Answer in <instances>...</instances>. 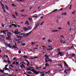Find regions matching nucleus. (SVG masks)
Instances as JSON below:
<instances>
[{
    "label": "nucleus",
    "mask_w": 76,
    "mask_h": 76,
    "mask_svg": "<svg viewBox=\"0 0 76 76\" xmlns=\"http://www.w3.org/2000/svg\"><path fill=\"white\" fill-rule=\"evenodd\" d=\"M23 30L25 31H29V30H31L32 29V27L31 26H28L27 28H26V27H23Z\"/></svg>",
    "instance_id": "f257e3e1"
},
{
    "label": "nucleus",
    "mask_w": 76,
    "mask_h": 76,
    "mask_svg": "<svg viewBox=\"0 0 76 76\" xmlns=\"http://www.w3.org/2000/svg\"><path fill=\"white\" fill-rule=\"evenodd\" d=\"M32 32V31L28 33H24V34L23 35V37H28V35H29L31 34V33Z\"/></svg>",
    "instance_id": "f03ea898"
},
{
    "label": "nucleus",
    "mask_w": 76,
    "mask_h": 76,
    "mask_svg": "<svg viewBox=\"0 0 76 76\" xmlns=\"http://www.w3.org/2000/svg\"><path fill=\"white\" fill-rule=\"evenodd\" d=\"M31 72H32L36 74V75H38V74H39V72L34 69H31Z\"/></svg>",
    "instance_id": "7ed1b4c3"
},
{
    "label": "nucleus",
    "mask_w": 76,
    "mask_h": 76,
    "mask_svg": "<svg viewBox=\"0 0 76 76\" xmlns=\"http://www.w3.org/2000/svg\"><path fill=\"white\" fill-rule=\"evenodd\" d=\"M3 41L4 43V44H5L6 46H7V47H8L9 48H12V46H10V45H9L8 44H6V43H5V40H4V39H3Z\"/></svg>",
    "instance_id": "20e7f679"
},
{
    "label": "nucleus",
    "mask_w": 76,
    "mask_h": 76,
    "mask_svg": "<svg viewBox=\"0 0 76 76\" xmlns=\"http://www.w3.org/2000/svg\"><path fill=\"white\" fill-rule=\"evenodd\" d=\"M45 57L46 58H45V62L46 63H48V61H47V60H49V58L48 57V56L47 55H45Z\"/></svg>",
    "instance_id": "39448f33"
},
{
    "label": "nucleus",
    "mask_w": 76,
    "mask_h": 76,
    "mask_svg": "<svg viewBox=\"0 0 76 76\" xmlns=\"http://www.w3.org/2000/svg\"><path fill=\"white\" fill-rule=\"evenodd\" d=\"M41 15V14H39L38 15L37 14H36L35 15H34V16L33 15L32 16L33 18H38V17H39V16H40Z\"/></svg>",
    "instance_id": "423d86ee"
},
{
    "label": "nucleus",
    "mask_w": 76,
    "mask_h": 76,
    "mask_svg": "<svg viewBox=\"0 0 76 76\" xmlns=\"http://www.w3.org/2000/svg\"><path fill=\"white\" fill-rule=\"evenodd\" d=\"M58 55H60V56H63V54L61 52H60V49H58Z\"/></svg>",
    "instance_id": "0eeeda50"
},
{
    "label": "nucleus",
    "mask_w": 76,
    "mask_h": 76,
    "mask_svg": "<svg viewBox=\"0 0 76 76\" xmlns=\"http://www.w3.org/2000/svg\"><path fill=\"white\" fill-rule=\"evenodd\" d=\"M39 23H37L35 26L34 28V30H35V29L37 28V27H38V26H39Z\"/></svg>",
    "instance_id": "6e6552de"
},
{
    "label": "nucleus",
    "mask_w": 76,
    "mask_h": 76,
    "mask_svg": "<svg viewBox=\"0 0 76 76\" xmlns=\"http://www.w3.org/2000/svg\"><path fill=\"white\" fill-rule=\"evenodd\" d=\"M7 37H10L11 35H12V33L10 32H7Z\"/></svg>",
    "instance_id": "1a4fd4ad"
},
{
    "label": "nucleus",
    "mask_w": 76,
    "mask_h": 76,
    "mask_svg": "<svg viewBox=\"0 0 76 76\" xmlns=\"http://www.w3.org/2000/svg\"><path fill=\"white\" fill-rule=\"evenodd\" d=\"M0 33H4V34H6V33L5 31V30H1L0 31Z\"/></svg>",
    "instance_id": "9d476101"
},
{
    "label": "nucleus",
    "mask_w": 76,
    "mask_h": 76,
    "mask_svg": "<svg viewBox=\"0 0 76 76\" xmlns=\"http://www.w3.org/2000/svg\"><path fill=\"white\" fill-rule=\"evenodd\" d=\"M22 65H21L19 66L20 67H21V69H23V67H25V66H24V65L23 64H21Z\"/></svg>",
    "instance_id": "9b49d317"
},
{
    "label": "nucleus",
    "mask_w": 76,
    "mask_h": 76,
    "mask_svg": "<svg viewBox=\"0 0 76 76\" xmlns=\"http://www.w3.org/2000/svg\"><path fill=\"white\" fill-rule=\"evenodd\" d=\"M62 15H65V16H66V15H67V13H66V12H62Z\"/></svg>",
    "instance_id": "f8f14e48"
},
{
    "label": "nucleus",
    "mask_w": 76,
    "mask_h": 76,
    "mask_svg": "<svg viewBox=\"0 0 76 76\" xmlns=\"http://www.w3.org/2000/svg\"><path fill=\"white\" fill-rule=\"evenodd\" d=\"M1 5L2 6V9H3V10L4 9H5V8L4 7V5L2 4V3L1 4Z\"/></svg>",
    "instance_id": "ddd939ff"
},
{
    "label": "nucleus",
    "mask_w": 76,
    "mask_h": 76,
    "mask_svg": "<svg viewBox=\"0 0 76 76\" xmlns=\"http://www.w3.org/2000/svg\"><path fill=\"white\" fill-rule=\"evenodd\" d=\"M10 37H7V40H9V41L11 40H12V39H11V38H10Z\"/></svg>",
    "instance_id": "4468645a"
},
{
    "label": "nucleus",
    "mask_w": 76,
    "mask_h": 76,
    "mask_svg": "<svg viewBox=\"0 0 76 76\" xmlns=\"http://www.w3.org/2000/svg\"><path fill=\"white\" fill-rule=\"evenodd\" d=\"M25 25H29V22H28V20H26L25 23Z\"/></svg>",
    "instance_id": "2eb2a0df"
},
{
    "label": "nucleus",
    "mask_w": 76,
    "mask_h": 76,
    "mask_svg": "<svg viewBox=\"0 0 76 76\" xmlns=\"http://www.w3.org/2000/svg\"><path fill=\"white\" fill-rule=\"evenodd\" d=\"M18 32V29H16L14 33L15 34H17V32Z\"/></svg>",
    "instance_id": "dca6fc26"
},
{
    "label": "nucleus",
    "mask_w": 76,
    "mask_h": 76,
    "mask_svg": "<svg viewBox=\"0 0 76 76\" xmlns=\"http://www.w3.org/2000/svg\"><path fill=\"white\" fill-rule=\"evenodd\" d=\"M64 66H66L67 67H68V65H67V64L66 62L65 61H64Z\"/></svg>",
    "instance_id": "f3484780"
},
{
    "label": "nucleus",
    "mask_w": 76,
    "mask_h": 76,
    "mask_svg": "<svg viewBox=\"0 0 76 76\" xmlns=\"http://www.w3.org/2000/svg\"><path fill=\"white\" fill-rule=\"evenodd\" d=\"M58 30H57L52 31V32H58Z\"/></svg>",
    "instance_id": "a211bd4d"
},
{
    "label": "nucleus",
    "mask_w": 76,
    "mask_h": 76,
    "mask_svg": "<svg viewBox=\"0 0 76 76\" xmlns=\"http://www.w3.org/2000/svg\"><path fill=\"white\" fill-rule=\"evenodd\" d=\"M68 70H70V68H69V69H68V70L66 69V70L64 71V73H66V74H67V71H68Z\"/></svg>",
    "instance_id": "6ab92c4d"
},
{
    "label": "nucleus",
    "mask_w": 76,
    "mask_h": 76,
    "mask_svg": "<svg viewBox=\"0 0 76 76\" xmlns=\"http://www.w3.org/2000/svg\"><path fill=\"white\" fill-rule=\"evenodd\" d=\"M4 72V70H0V75H1V73H3Z\"/></svg>",
    "instance_id": "aec40b11"
},
{
    "label": "nucleus",
    "mask_w": 76,
    "mask_h": 76,
    "mask_svg": "<svg viewBox=\"0 0 76 76\" xmlns=\"http://www.w3.org/2000/svg\"><path fill=\"white\" fill-rule=\"evenodd\" d=\"M5 7L6 9L7 10H9V8H8V7L7 5H5Z\"/></svg>",
    "instance_id": "412c9836"
},
{
    "label": "nucleus",
    "mask_w": 76,
    "mask_h": 76,
    "mask_svg": "<svg viewBox=\"0 0 76 76\" xmlns=\"http://www.w3.org/2000/svg\"><path fill=\"white\" fill-rule=\"evenodd\" d=\"M23 57L24 58H28V57L27 56H24Z\"/></svg>",
    "instance_id": "4be33fe9"
},
{
    "label": "nucleus",
    "mask_w": 76,
    "mask_h": 76,
    "mask_svg": "<svg viewBox=\"0 0 76 76\" xmlns=\"http://www.w3.org/2000/svg\"><path fill=\"white\" fill-rule=\"evenodd\" d=\"M21 39H22L20 38V39H15V40L16 41H20V40H21Z\"/></svg>",
    "instance_id": "5701e85b"
},
{
    "label": "nucleus",
    "mask_w": 76,
    "mask_h": 76,
    "mask_svg": "<svg viewBox=\"0 0 76 76\" xmlns=\"http://www.w3.org/2000/svg\"><path fill=\"white\" fill-rule=\"evenodd\" d=\"M13 64L18 65V62L15 61L13 63Z\"/></svg>",
    "instance_id": "b1692460"
},
{
    "label": "nucleus",
    "mask_w": 76,
    "mask_h": 76,
    "mask_svg": "<svg viewBox=\"0 0 76 76\" xmlns=\"http://www.w3.org/2000/svg\"><path fill=\"white\" fill-rule=\"evenodd\" d=\"M67 24L68 26H70V21H67Z\"/></svg>",
    "instance_id": "393cba45"
},
{
    "label": "nucleus",
    "mask_w": 76,
    "mask_h": 76,
    "mask_svg": "<svg viewBox=\"0 0 76 76\" xmlns=\"http://www.w3.org/2000/svg\"><path fill=\"white\" fill-rule=\"evenodd\" d=\"M15 45L13 47H12L13 48H16V46H17V45H16V43H15Z\"/></svg>",
    "instance_id": "a878e982"
},
{
    "label": "nucleus",
    "mask_w": 76,
    "mask_h": 76,
    "mask_svg": "<svg viewBox=\"0 0 76 76\" xmlns=\"http://www.w3.org/2000/svg\"><path fill=\"white\" fill-rule=\"evenodd\" d=\"M28 19L29 21H30V22H31L32 19L31 18H29Z\"/></svg>",
    "instance_id": "bb28decb"
},
{
    "label": "nucleus",
    "mask_w": 76,
    "mask_h": 76,
    "mask_svg": "<svg viewBox=\"0 0 76 76\" xmlns=\"http://www.w3.org/2000/svg\"><path fill=\"white\" fill-rule=\"evenodd\" d=\"M15 14L16 15V16H18V13H17L16 12H15Z\"/></svg>",
    "instance_id": "cd10ccee"
},
{
    "label": "nucleus",
    "mask_w": 76,
    "mask_h": 76,
    "mask_svg": "<svg viewBox=\"0 0 76 76\" xmlns=\"http://www.w3.org/2000/svg\"><path fill=\"white\" fill-rule=\"evenodd\" d=\"M16 37L18 38H20V36H19L18 35H17L16 36Z\"/></svg>",
    "instance_id": "c85d7f7f"
},
{
    "label": "nucleus",
    "mask_w": 76,
    "mask_h": 76,
    "mask_svg": "<svg viewBox=\"0 0 76 76\" xmlns=\"http://www.w3.org/2000/svg\"><path fill=\"white\" fill-rule=\"evenodd\" d=\"M45 66H46V67H47V66H50V65L48 64L47 63H46L45 64Z\"/></svg>",
    "instance_id": "c756f323"
},
{
    "label": "nucleus",
    "mask_w": 76,
    "mask_h": 76,
    "mask_svg": "<svg viewBox=\"0 0 76 76\" xmlns=\"http://www.w3.org/2000/svg\"><path fill=\"white\" fill-rule=\"evenodd\" d=\"M47 50H53V48H51L50 49H47Z\"/></svg>",
    "instance_id": "7c9ffc66"
},
{
    "label": "nucleus",
    "mask_w": 76,
    "mask_h": 76,
    "mask_svg": "<svg viewBox=\"0 0 76 76\" xmlns=\"http://www.w3.org/2000/svg\"><path fill=\"white\" fill-rule=\"evenodd\" d=\"M48 42H51V40H50V39H48Z\"/></svg>",
    "instance_id": "2f4dec72"
},
{
    "label": "nucleus",
    "mask_w": 76,
    "mask_h": 76,
    "mask_svg": "<svg viewBox=\"0 0 76 76\" xmlns=\"http://www.w3.org/2000/svg\"><path fill=\"white\" fill-rule=\"evenodd\" d=\"M58 10L57 9H56L55 10H54L52 11V12H56V11H57Z\"/></svg>",
    "instance_id": "473e14b6"
},
{
    "label": "nucleus",
    "mask_w": 76,
    "mask_h": 76,
    "mask_svg": "<svg viewBox=\"0 0 76 76\" xmlns=\"http://www.w3.org/2000/svg\"><path fill=\"white\" fill-rule=\"evenodd\" d=\"M4 75V72H3V73H1V75H0V76H3Z\"/></svg>",
    "instance_id": "72a5a7b5"
},
{
    "label": "nucleus",
    "mask_w": 76,
    "mask_h": 76,
    "mask_svg": "<svg viewBox=\"0 0 76 76\" xmlns=\"http://www.w3.org/2000/svg\"><path fill=\"white\" fill-rule=\"evenodd\" d=\"M30 51H31V52H32V53H34L35 52V51H32V49H30Z\"/></svg>",
    "instance_id": "f704fd0d"
},
{
    "label": "nucleus",
    "mask_w": 76,
    "mask_h": 76,
    "mask_svg": "<svg viewBox=\"0 0 76 76\" xmlns=\"http://www.w3.org/2000/svg\"><path fill=\"white\" fill-rule=\"evenodd\" d=\"M27 69V70H31V69L29 68H28Z\"/></svg>",
    "instance_id": "c9c22d12"
},
{
    "label": "nucleus",
    "mask_w": 76,
    "mask_h": 76,
    "mask_svg": "<svg viewBox=\"0 0 76 76\" xmlns=\"http://www.w3.org/2000/svg\"><path fill=\"white\" fill-rule=\"evenodd\" d=\"M13 18H16V16L13 15H12Z\"/></svg>",
    "instance_id": "e433bc0d"
},
{
    "label": "nucleus",
    "mask_w": 76,
    "mask_h": 76,
    "mask_svg": "<svg viewBox=\"0 0 76 76\" xmlns=\"http://www.w3.org/2000/svg\"><path fill=\"white\" fill-rule=\"evenodd\" d=\"M5 70H9V69H8L7 67H5Z\"/></svg>",
    "instance_id": "4c0bfd02"
},
{
    "label": "nucleus",
    "mask_w": 76,
    "mask_h": 76,
    "mask_svg": "<svg viewBox=\"0 0 76 76\" xmlns=\"http://www.w3.org/2000/svg\"><path fill=\"white\" fill-rule=\"evenodd\" d=\"M22 45H23V46H25V45H26V44L25 43H23Z\"/></svg>",
    "instance_id": "58836bf2"
},
{
    "label": "nucleus",
    "mask_w": 76,
    "mask_h": 76,
    "mask_svg": "<svg viewBox=\"0 0 76 76\" xmlns=\"http://www.w3.org/2000/svg\"><path fill=\"white\" fill-rule=\"evenodd\" d=\"M47 61H48H48H50V62H51V61H51V59H49V60L47 61Z\"/></svg>",
    "instance_id": "ea45409f"
},
{
    "label": "nucleus",
    "mask_w": 76,
    "mask_h": 76,
    "mask_svg": "<svg viewBox=\"0 0 76 76\" xmlns=\"http://www.w3.org/2000/svg\"><path fill=\"white\" fill-rule=\"evenodd\" d=\"M24 33H20L19 34V35H24Z\"/></svg>",
    "instance_id": "a19ab883"
},
{
    "label": "nucleus",
    "mask_w": 76,
    "mask_h": 76,
    "mask_svg": "<svg viewBox=\"0 0 76 76\" xmlns=\"http://www.w3.org/2000/svg\"><path fill=\"white\" fill-rule=\"evenodd\" d=\"M8 61L9 63H10V64L11 63L9 61V58H8Z\"/></svg>",
    "instance_id": "79ce46f5"
},
{
    "label": "nucleus",
    "mask_w": 76,
    "mask_h": 76,
    "mask_svg": "<svg viewBox=\"0 0 76 76\" xmlns=\"http://www.w3.org/2000/svg\"><path fill=\"white\" fill-rule=\"evenodd\" d=\"M29 64H30V63H29V62H27V66H29Z\"/></svg>",
    "instance_id": "37998d69"
},
{
    "label": "nucleus",
    "mask_w": 76,
    "mask_h": 76,
    "mask_svg": "<svg viewBox=\"0 0 76 76\" xmlns=\"http://www.w3.org/2000/svg\"><path fill=\"white\" fill-rule=\"evenodd\" d=\"M72 5H71L70 6V7H69V10H70V9H72Z\"/></svg>",
    "instance_id": "c03bdc74"
},
{
    "label": "nucleus",
    "mask_w": 76,
    "mask_h": 76,
    "mask_svg": "<svg viewBox=\"0 0 76 76\" xmlns=\"http://www.w3.org/2000/svg\"><path fill=\"white\" fill-rule=\"evenodd\" d=\"M75 11H74V12H72V15H74V14H75Z\"/></svg>",
    "instance_id": "a18cd8bd"
},
{
    "label": "nucleus",
    "mask_w": 76,
    "mask_h": 76,
    "mask_svg": "<svg viewBox=\"0 0 76 76\" xmlns=\"http://www.w3.org/2000/svg\"><path fill=\"white\" fill-rule=\"evenodd\" d=\"M44 23V22L43 21L42 22L41 24H40V25H42V24H43V23Z\"/></svg>",
    "instance_id": "49530a36"
},
{
    "label": "nucleus",
    "mask_w": 76,
    "mask_h": 76,
    "mask_svg": "<svg viewBox=\"0 0 76 76\" xmlns=\"http://www.w3.org/2000/svg\"><path fill=\"white\" fill-rule=\"evenodd\" d=\"M22 43V41H21V42H17L18 43H19V44L20 43Z\"/></svg>",
    "instance_id": "de8ad7c7"
},
{
    "label": "nucleus",
    "mask_w": 76,
    "mask_h": 76,
    "mask_svg": "<svg viewBox=\"0 0 76 76\" xmlns=\"http://www.w3.org/2000/svg\"><path fill=\"white\" fill-rule=\"evenodd\" d=\"M22 32H18V33H16V34H20V33H21Z\"/></svg>",
    "instance_id": "09e8293b"
},
{
    "label": "nucleus",
    "mask_w": 76,
    "mask_h": 76,
    "mask_svg": "<svg viewBox=\"0 0 76 76\" xmlns=\"http://www.w3.org/2000/svg\"><path fill=\"white\" fill-rule=\"evenodd\" d=\"M38 58V57H37L36 56L34 57V58Z\"/></svg>",
    "instance_id": "8fccbe9b"
},
{
    "label": "nucleus",
    "mask_w": 76,
    "mask_h": 76,
    "mask_svg": "<svg viewBox=\"0 0 76 76\" xmlns=\"http://www.w3.org/2000/svg\"><path fill=\"white\" fill-rule=\"evenodd\" d=\"M24 10H22L21 11V12H24Z\"/></svg>",
    "instance_id": "3c124183"
},
{
    "label": "nucleus",
    "mask_w": 76,
    "mask_h": 76,
    "mask_svg": "<svg viewBox=\"0 0 76 76\" xmlns=\"http://www.w3.org/2000/svg\"><path fill=\"white\" fill-rule=\"evenodd\" d=\"M12 6H16L14 4H12Z\"/></svg>",
    "instance_id": "603ef678"
},
{
    "label": "nucleus",
    "mask_w": 76,
    "mask_h": 76,
    "mask_svg": "<svg viewBox=\"0 0 76 76\" xmlns=\"http://www.w3.org/2000/svg\"><path fill=\"white\" fill-rule=\"evenodd\" d=\"M18 53H19V54H20L21 53V51L19 50L18 51Z\"/></svg>",
    "instance_id": "864d4df0"
},
{
    "label": "nucleus",
    "mask_w": 76,
    "mask_h": 76,
    "mask_svg": "<svg viewBox=\"0 0 76 76\" xmlns=\"http://www.w3.org/2000/svg\"><path fill=\"white\" fill-rule=\"evenodd\" d=\"M14 27H15V28H16V27H17V25L16 24H15Z\"/></svg>",
    "instance_id": "5fc2aeb1"
},
{
    "label": "nucleus",
    "mask_w": 76,
    "mask_h": 76,
    "mask_svg": "<svg viewBox=\"0 0 76 76\" xmlns=\"http://www.w3.org/2000/svg\"><path fill=\"white\" fill-rule=\"evenodd\" d=\"M58 29H60V30H61L62 29L60 27H58Z\"/></svg>",
    "instance_id": "6e6d98bb"
},
{
    "label": "nucleus",
    "mask_w": 76,
    "mask_h": 76,
    "mask_svg": "<svg viewBox=\"0 0 76 76\" xmlns=\"http://www.w3.org/2000/svg\"><path fill=\"white\" fill-rule=\"evenodd\" d=\"M28 74H31V72H28Z\"/></svg>",
    "instance_id": "4d7b16f0"
},
{
    "label": "nucleus",
    "mask_w": 76,
    "mask_h": 76,
    "mask_svg": "<svg viewBox=\"0 0 76 76\" xmlns=\"http://www.w3.org/2000/svg\"><path fill=\"white\" fill-rule=\"evenodd\" d=\"M36 69H37L38 70V66H36Z\"/></svg>",
    "instance_id": "13d9d810"
},
{
    "label": "nucleus",
    "mask_w": 76,
    "mask_h": 76,
    "mask_svg": "<svg viewBox=\"0 0 76 76\" xmlns=\"http://www.w3.org/2000/svg\"><path fill=\"white\" fill-rule=\"evenodd\" d=\"M0 36L1 37H3L4 38V36L3 35H1Z\"/></svg>",
    "instance_id": "bf43d9fd"
},
{
    "label": "nucleus",
    "mask_w": 76,
    "mask_h": 76,
    "mask_svg": "<svg viewBox=\"0 0 76 76\" xmlns=\"http://www.w3.org/2000/svg\"><path fill=\"white\" fill-rule=\"evenodd\" d=\"M41 75H42V76H44L45 75L44 74H42Z\"/></svg>",
    "instance_id": "052dcab7"
},
{
    "label": "nucleus",
    "mask_w": 76,
    "mask_h": 76,
    "mask_svg": "<svg viewBox=\"0 0 76 76\" xmlns=\"http://www.w3.org/2000/svg\"><path fill=\"white\" fill-rule=\"evenodd\" d=\"M74 47H73V46H72V47H71L70 48H69V49H70V48H73Z\"/></svg>",
    "instance_id": "680f3d73"
},
{
    "label": "nucleus",
    "mask_w": 76,
    "mask_h": 76,
    "mask_svg": "<svg viewBox=\"0 0 76 76\" xmlns=\"http://www.w3.org/2000/svg\"><path fill=\"white\" fill-rule=\"evenodd\" d=\"M23 16H24V17H26V16H27V15H23Z\"/></svg>",
    "instance_id": "e2e57ef3"
},
{
    "label": "nucleus",
    "mask_w": 76,
    "mask_h": 76,
    "mask_svg": "<svg viewBox=\"0 0 76 76\" xmlns=\"http://www.w3.org/2000/svg\"><path fill=\"white\" fill-rule=\"evenodd\" d=\"M5 31L6 32H8V31H9V30H5Z\"/></svg>",
    "instance_id": "0e129e2a"
},
{
    "label": "nucleus",
    "mask_w": 76,
    "mask_h": 76,
    "mask_svg": "<svg viewBox=\"0 0 76 76\" xmlns=\"http://www.w3.org/2000/svg\"><path fill=\"white\" fill-rule=\"evenodd\" d=\"M3 10H4V12H6V10H5V9H4Z\"/></svg>",
    "instance_id": "69168bd1"
},
{
    "label": "nucleus",
    "mask_w": 76,
    "mask_h": 76,
    "mask_svg": "<svg viewBox=\"0 0 76 76\" xmlns=\"http://www.w3.org/2000/svg\"><path fill=\"white\" fill-rule=\"evenodd\" d=\"M15 24H12V26H15Z\"/></svg>",
    "instance_id": "338daca9"
},
{
    "label": "nucleus",
    "mask_w": 76,
    "mask_h": 76,
    "mask_svg": "<svg viewBox=\"0 0 76 76\" xmlns=\"http://www.w3.org/2000/svg\"><path fill=\"white\" fill-rule=\"evenodd\" d=\"M17 26H18V27L19 28H20V26L19 25H17Z\"/></svg>",
    "instance_id": "774afa93"
}]
</instances>
